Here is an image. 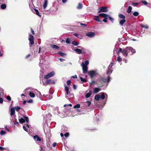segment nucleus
Instances as JSON below:
<instances>
[{
  "instance_id": "34",
  "label": "nucleus",
  "mask_w": 151,
  "mask_h": 151,
  "mask_svg": "<svg viewBox=\"0 0 151 151\" xmlns=\"http://www.w3.org/2000/svg\"><path fill=\"white\" fill-rule=\"evenodd\" d=\"M101 98L102 99H104L105 98V96L104 93H102L101 96Z\"/></svg>"
},
{
  "instance_id": "31",
  "label": "nucleus",
  "mask_w": 151,
  "mask_h": 151,
  "mask_svg": "<svg viewBox=\"0 0 151 151\" xmlns=\"http://www.w3.org/2000/svg\"><path fill=\"white\" fill-rule=\"evenodd\" d=\"M72 44L75 45V46H77L78 45L79 43L77 42H76L75 41H73L72 42Z\"/></svg>"
},
{
  "instance_id": "19",
  "label": "nucleus",
  "mask_w": 151,
  "mask_h": 151,
  "mask_svg": "<svg viewBox=\"0 0 151 151\" xmlns=\"http://www.w3.org/2000/svg\"><path fill=\"white\" fill-rule=\"evenodd\" d=\"M50 46L52 48L58 49L59 48V47L56 45L51 44Z\"/></svg>"
},
{
  "instance_id": "20",
  "label": "nucleus",
  "mask_w": 151,
  "mask_h": 151,
  "mask_svg": "<svg viewBox=\"0 0 151 151\" xmlns=\"http://www.w3.org/2000/svg\"><path fill=\"white\" fill-rule=\"evenodd\" d=\"M91 94V91L90 90L89 91V93H87L85 96L86 98H89Z\"/></svg>"
},
{
  "instance_id": "2",
  "label": "nucleus",
  "mask_w": 151,
  "mask_h": 151,
  "mask_svg": "<svg viewBox=\"0 0 151 151\" xmlns=\"http://www.w3.org/2000/svg\"><path fill=\"white\" fill-rule=\"evenodd\" d=\"M25 121L27 122H29V120L28 117L24 116L23 118H21L19 119V122L21 124L24 123Z\"/></svg>"
},
{
  "instance_id": "61",
  "label": "nucleus",
  "mask_w": 151,
  "mask_h": 151,
  "mask_svg": "<svg viewBox=\"0 0 151 151\" xmlns=\"http://www.w3.org/2000/svg\"><path fill=\"white\" fill-rule=\"evenodd\" d=\"M56 145V143H54L53 144V146L54 147H55Z\"/></svg>"
},
{
  "instance_id": "49",
  "label": "nucleus",
  "mask_w": 151,
  "mask_h": 151,
  "mask_svg": "<svg viewBox=\"0 0 151 151\" xmlns=\"http://www.w3.org/2000/svg\"><path fill=\"white\" fill-rule=\"evenodd\" d=\"M122 49L120 48L119 50L118 51V54H119V52H121L122 53Z\"/></svg>"
},
{
  "instance_id": "48",
  "label": "nucleus",
  "mask_w": 151,
  "mask_h": 151,
  "mask_svg": "<svg viewBox=\"0 0 151 151\" xmlns=\"http://www.w3.org/2000/svg\"><path fill=\"white\" fill-rule=\"evenodd\" d=\"M77 37L78 39H81L82 38L83 36L82 35H79V36H78Z\"/></svg>"
},
{
  "instance_id": "6",
  "label": "nucleus",
  "mask_w": 151,
  "mask_h": 151,
  "mask_svg": "<svg viewBox=\"0 0 151 151\" xmlns=\"http://www.w3.org/2000/svg\"><path fill=\"white\" fill-rule=\"evenodd\" d=\"M33 138L37 143V142H41L43 140V139L42 138L38 136L37 135L34 136Z\"/></svg>"
},
{
  "instance_id": "15",
  "label": "nucleus",
  "mask_w": 151,
  "mask_h": 151,
  "mask_svg": "<svg viewBox=\"0 0 151 151\" xmlns=\"http://www.w3.org/2000/svg\"><path fill=\"white\" fill-rule=\"evenodd\" d=\"M101 90V88H95L93 89V93H97Z\"/></svg>"
},
{
  "instance_id": "54",
  "label": "nucleus",
  "mask_w": 151,
  "mask_h": 151,
  "mask_svg": "<svg viewBox=\"0 0 151 151\" xmlns=\"http://www.w3.org/2000/svg\"><path fill=\"white\" fill-rule=\"evenodd\" d=\"M23 128L25 131H26V132L27 131V129L26 127L25 126H23Z\"/></svg>"
},
{
  "instance_id": "45",
  "label": "nucleus",
  "mask_w": 151,
  "mask_h": 151,
  "mask_svg": "<svg viewBox=\"0 0 151 151\" xmlns=\"http://www.w3.org/2000/svg\"><path fill=\"white\" fill-rule=\"evenodd\" d=\"M138 4V3H133L132 4V5L133 6H136Z\"/></svg>"
},
{
  "instance_id": "58",
  "label": "nucleus",
  "mask_w": 151,
  "mask_h": 151,
  "mask_svg": "<svg viewBox=\"0 0 151 151\" xmlns=\"http://www.w3.org/2000/svg\"><path fill=\"white\" fill-rule=\"evenodd\" d=\"M73 88L75 90L76 88V85H74L73 86Z\"/></svg>"
},
{
  "instance_id": "3",
  "label": "nucleus",
  "mask_w": 151,
  "mask_h": 151,
  "mask_svg": "<svg viewBox=\"0 0 151 151\" xmlns=\"http://www.w3.org/2000/svg\"><path fill=\"white\" fill-rule=\"evenodd\" d=\"M55 74V72L52 71L47 74L44 76V78L45 79H47L53 76Z\"/></svg>"
},
{
  "instance_id": "55",
  "label": "nucleus",
  "mask_w": 151,
  "mask_h": 151,
  "mask_svg": "<svg viewBox=\"0 0 151 151\" xmlns=\"http://www.w3.org/2000/svg\"><path fill=\"white\" fill-rule=\"evenodd\" d=\"M111 78L109 76H108L107 78V81L109 82L111 79Z\"/></svg>"
},
{
  "instance_id": "10",
  "label": "nucleus",
  "mask_w": 151,
  "mask_h": 151,
  "mask_svg": "<svg viewBox=\"0 0 151 151\" xmlns=\"http://www.w3.org/2000/svg\"><path fill=\"white\" fill-rule=\"evenodd\" d=\"M113 63H111L109 66L108 70L107 72V74H109V73H111L112 72V70L111 68L113 66Z\"/></svg>"
},
{
  "instance_id": "53",
  "label": "nucleus",
  "mask_w": 151,
  "mask_h": 151,
  "mask_svg": "<svg viewBox=\"0 0 151 151\" xmlns=\"http://www.w3.org/2000/svg\"><path fill=\"white\" fill-rule=\"evenodd\" d=\"M3 100L1 98H0V103H2L3 102Z\"/></svg>"
},
{
  "instance_id": "26",
  "label": "nucleus",
  "mask_w": 151,
  "mask_h": 151,
  "mask_svg": "<svg viewBox=\"0 0 151 151\" xmlns=\"http://www.w3.org/2000/svg\"><path fill=\"white\" fill-rule=\"evenodd\" d=\"M142 3L143 4L145 5L150 4L149 3L147 2V1L145 0H142Z\"/></svg>"
},
{
  "instance_id": "51",
  "label": "nucleus",
  "mask_w": 151,
  "mask_h": 151,
  "mask_svg": "<svg viewBox=\"0 0 151 151\" xmlns=\"http://www.w3.org/2000/svg\"><path fill=\"white\" fill-rule=\"evenodd\" d=\"M71 78H77V76L76 75H75L74 76H72L71 77Z\"/></svg>"
},
{
  "instance_id": "36",
  "label": "nucleus",
  "mask_w": 151,
  "mask_h": 151,
  "mask_svg": "<svg viewBox=\"0 0 151 151\" xmlns=\"http://www.w3.org/2000/svg\"><path fill=\"white\" fill-rule=\"evenodd\" d=\"M58 54L62 56H64L65 55V54L62 52H58Z\"/></svg>"
},
{
  "instance_id": "5",
  "label": "nucleus",
  "mask_w": 151,
  "mask_h": 151,
  "mask_svg": "<svg viewBox=\"0 0 151 151\" xmlns=\"http://www.w3.org/2000/svg\"><path fill=\"white\" fill-rule=\"evenodd\" d=\"M99 16L100 17H104V19L103 20L104 22H107L106 19H108L107 17H109V15L106 14L104 13H101L99 14Z\"/></svg>"
},
{
  "instance_id": "40",
  "label": "nucleus",
  "mask_w": 151,
  "mask_h": 151,
  "mask_svg": "<svg viewBox=\"0 0 151 151\" xmlns=\"http://www.w3.org/2000/svg\"><path fill=\"white\" fill-rule=\"evenodd\" d=\"M66 42L67 43H69V44L70 43V39L69 38H67L66 39Z\"/></svg>"
},
{
  "instance_id": "25",
  "label": "nucleus",
  "mask_w": 151,
  "mask_h": 151,
  "mask_svg": "<svg viewBox=\"0 0 151 151\" xmlns=\"http://www.w3.org/2000/svg\"><path fill=\"white\" fill-rule=\"evenodd\" d=\"M132 9V8L131 6H129L128 8L127 12L128 13H130L131 12Z\"/></svg>"
},
{
  "instance_id": "32",
  "label": "nucleus",
  "mask_w": 151,
  "mask_h": 151,
  "mask_svg": "<svg viewBox=\"0 0 151 151\" xmlns=\"http://www.w3.org/2000/svg\"><path fill=\"white\" fill-rule=\"evenodd\" d=\"M80 107V105L79 104H78L73 106V108L74 109L76 108H79Z\"/></svg>"
},
{
  "instance_id": "18",
  "label": "nucleus",
  "mask_w": 151,
  "mask_h": 151,
  "mask_svg": "<svg viewBox=\"0 0 151 151\" xmlns=\"http://www.w3.org/2000/svg\"><path fill=\"white\" fill-rule=\"evenodd\" d=\"M126 20L125 19H122L119 22V24L120 25L122 26L124 24Z\"/></svg>"
},
{
  "instance_id": "39",
  "label": "nucleus",
  "mask_w": 151,
  "mask_h": 151,
  "mask_svg": "<svg viewBox=\"0 0 151 151\" xmlns=\"http://www.w3.org/2000/svg\"><path fill=\"white\" fill-rule=\"evenodd\" d=\"M0 134L1 135H3L5 134H6V132H5V131H3V130H2L0 133Z\"/></svg>"
},
{
  "instance_id": "57",
  "label": "nucleus",
  "mask_w": 151,
  "mask_h": 151,
  "mask_svg": "<svg viewBox=\"0 0 151 151\" xmlns=\"http://www.w3.org/2000/svg\"><path fill=\"white\" fill-rule=\"evenodd\" d=\"M144 28H145L146 29H148V27L147 25H144Z\"/></svg>"
},
{
  "instance_id": "63",
  "label": "nucleus",
  "mask_w": 151,
  "mask_h": 151,
  "mask_svg": "<svg viewBox=\"0 0 151 151\" xmlns=\"http://www.w3.org/2000/svg\"><path fill=\"white\" fill-rule=\"evenodd\" d=\"M67 1V0H62V1L63 3H65Z\"/></svg>"
},
{
  "instance_id": "42",
  "label": "nucleus",
  "mask_w": 151,
  "mask_h": 151,
  "mask_svg": "<svg viewBox=\"0 0 151 151\" xmlns=\"http://www.w3.org/2000/svg\"><path fill=\"white\" fill-rule=\"evenodd\" d=\"M109 17V20H110L112 22H113V21L114 20V19L113 18L109 16V17Z\"/></svg>"
},
{
  "instance_id": "22",
  "label": "nucleus",
  "mask_w": 151,
  "mask_h": 151,
  "mask_svg": "<svg viewBox=\"0 0 151 151\" xmlns=\"http://www.w3.org/2000/svg\"><path fill=\"white\" fill-rule=\"evenodd\" d=\"M101 98V96L99 95H97L95 96V99L97 101H98Z\"/></svg>"
},
{
  "instance_id": "59",
  "label": "nucleus",
  "mask_w": 151,
  "mask_h": 151,
  "mask_svg": "<svg viewBox=\"0 0 151 151\" xmlns=\"http://www.w3.org/2000/svg\"><path fill=\"white\" fill-rule=\"evenodd\" d=\"M95 81H92L90 83V84L91 85H92L93 83H94Z\"/></svg>"
},
{
  "instance_id": "17",
  "label": "nucleus",
  "mask_w": 151,
  "mask_h": 151,
  "mask_svg": "<svg viewBox=\"0 0 151 151\" xmlns=\"http://www.w3.org/2000/svg\"><path fill=\"white\" fill-rule=\"evenodd\" d=\"M47 5V0H45L43 5L44 9H45Z\"/></svg>"
},
{
  "instance_id": "1",
  "label": "nucleus",
  "mask_w": 151,
  "mask_h": 151,
  "mask_svg": "<svg viewBox=\"0 0 151 151\" xmlns=\"http://www.w3.org/2000/svg\"><path fill=\"white\" fill-rule=\"evenodd\" d=\"M128 50L130 51L133 53H134L136 52L135 50L134 49L131 47H127L126 48L123 49L122 52V53L123 55L124 56L126 57L127 56Z\"/></svg>"
},
{
  "instance_id": "37",
  "label": "nucleus",
  "mask_w": 151,
  "mask_h": 151,
  "mask_svg": "<svg viewBox=\"0 0 151 151\" xmlns=\"http://www.w3.org/2000/svg\"><path fill=\"white\" fill-rule=\"evenodd\" d=\"M80 79L81 81L83 82H86V81L85 79L83 78H82L81 77H80Z\"/></svg>"
},
{
  "instance_id": "14",
  "label": "nucleus",
  "mask_w": 151,
  "mask_h": 151,
  "mask_svg": "<svg viewBox=\"0 0 151 151\" xmlns=\"http://www.w3.org/2000/svg\"><path fill=\"white\" fill-rule=\"evenodd\" d=\"M52 82V80L50 79L47 80L45 83L43 82V84L44 85L46 86L48 84H51Z\"/></svg>"
},
{
  "instance_id": "62",
  "label": "nucleus",
  "mask_w": 151,
  "mask_h": 151,
  "mask_svg": "<svg viewBox=\"0 0 151 151\" xmlns=\"http://www.w3.org/2000/svg\"><path fill=\"white\" fill-rule=\"evenodd\" d=\"M30 54H28V55H27L26 57V58H29L30 56Z\"/></svg>"
},
{
  "instance_id": "44",
  "label": "nucleus",
  "mask_w": 151,
  "mask_h": 151,
  "mask_svg": "<svg viewBox=\"0 0 151 151\" xmlns=\"http://www.w3.org/2000/svg\"><path fill=\"white\" fill-rule=\"evenodd\" d=\"M85 65H86L87 66L89 64V61L88 60H86L85 62Z\"/></svg>"
},
{
  "instance_id": "16",
  "label": "nucleus",
  "mask_w": 151,
  "mask_h": 151,
  "mask_svg": "<svg viewBox=\"0 0 151 151\" xmlns=\"http://www.w3.org/2000/svg\"><path fill=\"white\" fill-rule=\"evenodd\" d=\"M15 113V109L14 108H12L11 109L10 115L12 116Z\"/></svg>"
},
{
  "instance_id": "29",
  "label": "nucleus",
  "mask_w": 151,
  "mask_h": 151,
  "mask_svg": "<svg viewBox=\"0 0 151 151\" xmlns=\"http://www.w3.org/2000/svg\"><path fill=\"white\" fill-rule=\"evenodd\" d=\"M6 8V5L5 4H3L1 5V8L4 9Z\"/></svg>"
},
{
  "instance_id": "11",
  "label": "nucleus",
  "mask_w": 151,
  "mask_h": 151,
  "mask_svg": "<svg viewBox=\"0 0 151 151\" xmlns=\"http://www.w3.org/2000/svg\"><path fill=\"white\" fill-rule=\"evenodd\" d=\"M65 90L66 91V95H65V97L68 99V97L66 95H68L69 94V89L68 87H67L66 85H65Z\"/></svg>"
},
{
  "instance_id": "28",
  "label": "nucleus",
  "mask_w": 151,
  "mask_h": 151,
  "mask_svg": "<svg viewBox=\"0 0 151 151\" xmlns=\"http://www.w3.org/2000/svg\"><path fill=\"white\" fill-rule=\"evenodd\" d=\"M34 10L37 15H38L39 17H41V16L39 14V11L38 10L36 9H34Z\"/></svg>"
},
{
  "instance_id": "47",
  "label": "nucleus",
  "mask_w": 151,
  "mask_h": 151,
  "mask_svg": "<svg viewBox=\"0 0 151 151\" xmlns=\"http://www.w3.org/2000/svg\"><path fill=\"white\" fill-rule=\"evenodd\" d=\"M6 99L9 101H11V98L10 96H9L6 97Z\"/></svg>"
},
{
  "instance_id": "8",
  "label": "nucleus",
  "mask_w": 151,
  "mask_h": 151,
  "mask_svg": "<svg viewBox=\"0 0 151 151\" xmlns=\"http://www.w3.org/2000/svg\"><path fill=\"white\" fill-rule=\"evenodd\" d=\"M34 37L31 34H29V41L30 44L31 45H33L34 44Z\"/></svg>"
},
{
  "instance_id": "52",
  "label": "nucleus",
  "mask_w": 151,
  "mask_h": 151,
  "mask_svg": "<svg viewBox=\"0 0 151 151\" xmlns=\"http://www.w3.org/2000/svg\"><path fill=\"white\" fill-rule=\"evenodd\" d=\"M31 32L32 33V34L33 35H34L35 32H34L33 29L32 28H31Z\"/></svg>"
},
{
  "instance_id": "4",
  "label": "nucleus",
  "mask_w": 151,
  "mask_h": 151,
  "mask_svg": "<svg viewBox=\"0 0 151 151\" xmlns=\"http://www.w3.org/2000/svg\"><path fill=\"white\" fill-rule=\"evenodd\" d=\"M82 68L83 72L84 73H86L87 72L88 66L86 65H85L84 63H82L81 65Z\"/></svg>"
},
{
  "instance_id": "64",
  "label": "nucleus",
  "mask_w": 151,
  "mask_h": 151,
  "mask_svg": "<svg viewBox=\"0 0 151 151\" xmlns=\"http://www.w3.org/2000/svg\"><path fill=\"white\" fill-rule=\"evenodd\" d=\"M18 124H19V123L17 122H14V124L15 125Z\"/></svg>"
},
{
  "instance_id": "30",
  "label": "nucleus",
  "mask_w": 151,
  "mask_h": 151,
  "mask_svg": "<svg viewBox=\"0 0 151 151\" xmlns=\"http://www.w3.org/2000/svg\"><path fill=\"white\" fill-rule=\"evenodd\" d=\"M82 8V5L81 3H79L77 7V9H80Z\"/></svg>"
},
{
  "instance_id": "38",
  "label": "nucleus",
  "mask_w": 151,
  "mask_h": 151,
  "mask_svg": "<svg viewBox=\"0 0 151 151\" xmlns=\"http://www.w3.org/2000/svg\"><path fill=\"white\" fill-rule=\"evenodd\" d=\"M15 108V109H16V111H19V110L21 108L20 107H19V106H17L16 107H15V108Z\"/></svg>"
},
{
  "instance_id": "13",
  "label": "nucleus",
  "mask_w": 151,
  "mask_h": 151,
  "mask_svg": "<svg viewBox=\"0 0 151 151\" xmlns=\"http://www.w3.org/2000/svg\"><path fill=\"white\" fill-rule=\"evenodd\" d=\"M74 51H75L76 53L78 54H81L82 53H84L85 52H83L82 50H81L79 48H77L74 50Z\"/></svg>"
},
{
  "instance_id": "50",
  "label": "nucleus",
  "mask_w": 151,
  "mask_h": 151,
  "mask_svg": "<svg viewBox=\"0 0 151 151\" xmlns=\"http://www.w3.org/2000/svg\"><path fill=\"white\" fill-rule=\"evenodd\" d=\"M86 103L88 104V106H89L91 104V102L89 101H87Z\"/></svg>"
},
{
  "instance_id": "56",
  "label": "nucleus",
  "mask_w": 151,
  "mask_h": 151,
  "mask_svg": "<svg viewBox=\"0 0 151 151\" xmlns=\"http://www.w3.org/2000/svg\"><path fill=\"white\" fill-rule=\"evenodd\" d=\"M73 35L77 37L78 36H79V35H78L77 33H75L73 34Z\"/></svg>"
},
{
  "instance_id": "33",
  "label": "nucleus",
  "mask_w": 151,
  "mask_h": 151,
  "mask_svg": "<svg viewBox=\"0 0 151 151\" xmlns=\"http://www.w3.org/2000/svg\"><path fill=\"white\" fill-rule=\"evenodd\" d=\"M139 14L138 12H133V14L134 16L136 17V16H137L138 15H139Z\"/></svg>"
},
{
  "instance_id": "41",
  "label": "nucleus",
  "mask_w": 151,
  "mask_h": 151,
  "mask_svg": "<svg viewBox=\"0 0 151 151\" xmlns=\"http://www.w3.org/2000/svg\"><path fill=\"white\" fill-rule=\"evenodd\" d=\"M69 134L68 132H67L64 134V135L66 137H68L69 136Z\"/></svg>"
},
{
  "instance_id": "7",
  "label": "nucleus",
  "mask_w": 151,
  "mask_h": 151,
  "mask_svg": "<svg viewBox=\"0 0 151 151\" xmlns=\"http://www.w3.org/2000/svg\"><path fill=\"white\" fill-rule=\"evenodd\" d=\"M88 73L91 78L95 76L97 74L96 72L94 70L89 71L88 72Z\"/></svg>"
},
{
  "instance_id": "46",
  "label": "nucleus",
  "mask_w": 151,
  "mask_h": 151,
  "mask_svg": "<svg viewBox=\"0 0 151 151\" xmlns=\"http://www.w3.org/2000/svg\"><path fill=\"white\" fill-rule=\"evenodd\" d=\"M67 84L68 85H69L71 84V81L70 80H68L67 81Z\"/></svg>"
},
{
  "instance_id": "21",
  "label": "nucleus",
  "mask_w": 151,
  "mask_h": 151,
  "mask_svg": "<svg viewBox=\"0 0 151 151\" xmlns=\"http://www.w3.org/2000/svg\"><path fill=\"white\" fill-rule=\"evenodd\" d=\"M94 19L95 20L98 22H101V21L99 19L98 16H95L94 17Z\"/></svg>"
},
{
  "instance_id": "27",
  "label": "nucleus",
  "mask_w": 151,
  "mask_h": 151,
  "mask_svg": "<svg viewBox=\"0 0 151 151\" xmlns=\"http://www.w3.org/2000/svg\"><path fill=\"white\" fill-rule=\"evenodd\" d=\"M77 48H79V49H80L81 50H82L83 51V52H85L86 51V50L83 47H82L81 46H78L77 47Z\"/></svg>"
},
{
  "instance_id": "43",
  "label": "nucleus",
  "mask_w": 151,
  "mask_h": 151,
  "mask_svg": "<svg viewBox=\"0 0 151 151\" xmlns=\"http://www.w3.org/2000/svg\"><path fill=\"white\" fill-rule=\"evenodd\" d=\"M27 102L28 103H32L33 102V100L32 99H30L27 100Z\"/></svg>"
},
{
  "instance_id": "60",
  "label": "nucleus",
  "mask_w": 151,
  "mask_h": 151,
  "mask_svg": "<svg viewBox=\"0 0 151 151\" xmlns=\"http://www.w3.org/2000/svg\"><path fill=\"white\" fill-rule=\"evenodd\" d=\"M59 60H60V61L61 62H63V61L65 60L64 59L61 58H60L59 59Z\"/></svg>"
},
{
  "instance_id": "12",
  "label": "nucleus",
  "mask_w": 151,
  "mask_h": 151,
  "mask_svg": "<svg viewBox=\"0 0 151 151\" xmlns=\"http://www.w3.org/2000/svg\"><path fill=\"white\" fill-rule=\"evenodd\" d=\"M86 35L89 37H93L95 35V33L93 32H88L86 33Z\"/></svg>"
},
{
  "instance_id": "24",
  "label": "nucleus",
  "mask_w": 151,
  "mask_h": 151,
  "mask_svg": "<svg viewBox=\"0 0 151 151\" xmlns=\"http://www.w3.org/2000/svg\"><path fill=\"white\" fill-rule=\"evenodd\" d=\"M29 95L30 97L32 98H34L35 96V94L34 93L30 92H29Z\"/></svg>"
},
{
  "instance_id": "35",
  "label": "nucleus",
  "mask_w": 151,
  "mask_h": 151,
  "mask_svg": "<svg viewBox=\"0 0 151 151\" xmlns=\"http://www.w3.org/2000/svg\"><path fill=\"white\" fill-rule=\"evenodd\" d=\"M117 60L119 62H120L122 61V58L119 55H118V57H117Z\"/></svg>"
},
{
  "instance_id": "9",
  "label": "nucleus",
  "mask_w": 151,
  "mask_h": 151,
  "mask_svg": "<svg viewBox=\"0 0 151 151\" xmlns=\"http://www.w3.org/2000/svg\"><path fill=\"white\" fill-rule=\"evenodd\" d=\"M99 12H106L108 11L107 7L106 6H102L99 8Z\"/></svg>"
},
{
  "instance_id": "23",
  "label": "nucleus",
  "mask_w": 151,
  "mask_h": 151,
  "mask_svg": "<svg viewBox=\"0 0 151 151\" xmlns=\"http://www.w3.org/2000/svg\"><path fill=\"white\" fill-rule=\"evenodd\" d=\"M119 18L122 19H125V16L122 14H119Z\"/></svg>"
}]
</instances>
